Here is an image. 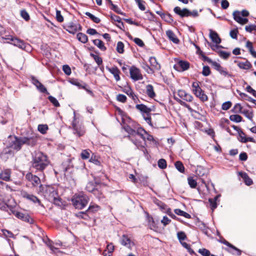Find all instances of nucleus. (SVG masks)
Returning <instances> with one entry per match:
<instances>
[{"label": "nucleus", "mask_w": 256, "mask_h": 256, "mask_svg": "<svg viewBox=\"0 0 256 256\" xmlns=\"http://www.w3.org/2000/svg\"><path fill=\"white\" fill-rule=\"evenodd\" d=\"M174 99L180 104L186 108L191 113H198L200 110H202L201 107L199 106V104L196 102H192V106H190L176 96H174Z\"/></svg>", "instance_id": "7"}, {"label": "nucleus", "mask_w": 256, "mask_h": 256, "mask_svg": "<svg viewBox=\"0 0 256 256\" xmlns=\"http://www.w3.org/2000/svg\"><path fill=\"white\" fill-rule=\"evenodd\" d=\"M62 70L68 76H70L71 74V69L68 65L63 66Z\"/></svg>", "instance_id": "64"}, {"label": "nucleus", "mask_w": 256, "mask_h": 256, "mask_svg": "<svg viewBox=\"0 0 256 256\" xmlns=\"http://www.w3.org/2000/svg\"><path fill=\"white\" fill-rule=\"evenodd\" d=\"M48 130V127L47 124H39L38 126V130L42 134H46Z\"/></svg>", "instance_id": "42"}, {"label": "nucleus", "mask_w": 256, "mask_h": 256, "mask_svg": "<svg viewBox=\"0 0 256 256\" xmlns=\"http://www.w3.org/2000/svg\"><path fill=\"white\" fill-rule=\"evenodd\" d=\"M212 66L215 70L218 72L221 75L225 77L231 76V74L229 73L227 69L222 66L220 64L216 62L214 63Z\"/></svg>", "instance_id": "12"}, {"label": "nucleus", "mask_w": 256, "mask_h": 256, "mask_svg": "<svg viewBox=\"0 0 256 256\" xmlns=\"http://www.w3.org/2000/svg\"><path fill=\"white\" fill-rule=\"evenodd\" d=\"M188 184L191 188H196L197 186V182L192 177H188Z\"/></svg>", "instance_id": "45"}, {"label": "nucleus", "mask_w": 256, "mask_h": 256, "mask_svg": "<svg viewBox=\"0 0 256 256\" xmlns=\"http://www.w3.org/2000/svg\"><path fill=\"white\" fill-rule=\"evenodd\" d=\"M166 34L168 38L175 44H178L179 42L178 39L176 36L174 32L171 30L166 31Z\"/></svg>", "instance_id": "27"}, {"label": "nucleus", "mask_w": 256, "mask_h": 256, "mask_svg": "<svg viewBox=\"0 0 256 256\" xmlns=\"http://www.w3.org/2000/svg\"><path fill=\"white\" fill-rule=\"evenodd\" d=\"M100 208L99 206L96 204H90L89 206L88 210H86V212H96L100 210Z\"/></svg>", "instance_id": "38"}, {"label": "nucleus", "mask_w": 256, "mask_h": 256, "mask_svg": "<svg viewBox=\"0 0 256 256\" xmlns=\"http://www.w3.org/2000/svg\"><path fill=\"white\" fill-rule=\"evenodd\" d=\"M8 138L10 140L9 145L10 148L17 151L22 148V145H24L22 137L10 136Z\"/></svg>", "instance_id": "5"}, {"label": "nucleus", "mask_w": 256, "mask_h": 256, "mask_svg": "<svg viewBox=\"0 0 256 256\" xmlns=\"http://www.w3.org/2000/svg\"><path fill=\"white\" fill-rule=\"evenodd\" d=\"M130 78L134 81L142 80L143 79V76L139 68L135 66H132L130 69Z\"/></svg>", "instance_id": "10"}, {"label": "nucleus", "mask_w": 256, "mask_h": 256, "mask_svg": "<svg viewBox=\"0 0 256 256\" xmlns=\"http://www.w3.org/2000/svg\"><path fill=\"white\" fill-rule=\"evenodd\" d=\"M238 31L237 28L234 29L230 30V36L232 38L234 39H237L238 38Z\"/></svg>", "instance_id": "59"}, {"label": "nucleus", "mask_w": 256, "mask_h": 256, "mask_svg": "<svg viewBox=\"0 0 256 256\" xmlns=\"http://www.w3.org/2000/svg\"><path fill=\"white\" fill-rule=\"evenodd\" d=\"M174 212L178 216H183L187 218H190L191 217L190 214L178 208L175 209Z\"/></svg>", "instance_id": "37"}, {"label": "nucleus", "mask_w": 256, "mask_h": 256, "mask_svg": "<svg viewBox=\"0 0 256 256\" xmlns=\"http://www.w3.org/2000/svg\"><path fill=\"white\" fill-rule=\"evenodd\" d=\"M180 244L184 248L188 250V252L190 254H192L194 253V250L190 248V245L188 244L186 242H182Z\"/></svg>", "instance_id": "63"}, {"label": "nucleus", "mask_w": 256, "mask_h": 256, "mask_svg": "<svg viewBox=\"0 0 256 256\" xmlns=\"http://www.w3.org/2000/svg\"><path fill=\"white\" fill-rule=\"evenodd\" d=\"M120 244L130 250H132L135 246L134 239L131 236L126 234L122 236L120 238Z\"/></svg>", "instance_id": "9"}, {"label": "nucleus", "mask_w": 256, "mask_h": 256, "mask_svg": "<svg viewBox=\"0 0 256 256\" xmlns=\"http://www.w3.org/2000/svg\"><path fill=\"white\" fill-rule=\"evenodd\" d=\"M238 66L240 68L243 70H248L252 67V64L248 60L244 62H239L238 64Z\"/></svg>", "instance_id": "32"}, {"label": "nucleus", "mask_w": 256, "mask_h": 256, "mask_svg": "<svg viewBox=\"0 0 256 256\" xmlns=\"http://www.w3.org/2000/svg\"><path fill=\"white\" fill-rule=\"evenodd\" d=\"M136 108L142 113L144 118L146 122L149 124H151L152 118L150 114L152 109L143 104H136Z\"/></svg>", "instance_id": "6"}, {"label": "nucleus", "mask_w": 256, "mask_h": 256, "mask_svg": "<svg viewBox=\"0 0 256 256\" xmlns=\"http://www.w3.org/2000/svg\"><path fill=\"white\" fill-rule=\"evenodd\" d=\"M112 18L116 22L115 24L120 30H124V26L123 22L121 20V18L117 16H114Z\"/></svg>", "instance_id": "29"}, {"label": "nucleus", "mask_w": 256, "mask_h": 256, "mask_svg": "<svg viewBox=\"0 0 256 256\" xmlns=\"http://www.w3.org/2000/svg\"><path fill=\"white\" fill-rule=\"evenodd\" d=\"M86 14L94 22L96 23H99L100 21V19L95 16L94 15L90 13V12H86Z\"/></svg>", "instance_id": "49"}, {"label": "nucleus", "mask_w": 256, "mask_h": 256, "mask_svg": "<svg viewBox=\"0 0 256 256\" xmlns=\"http://www.w3.org/2000/svg\"><path fill=\"white\" fill-rule=\"evenodd\" d=\"M90 150H83L80 154L81 158L83 160H86L88 159L90 156V154L89 152Z\"/></svg>", "instance_id": "56"}, {"label": "nucleus", "mask_w": 256, "mask_h": 256, "mask_svg": "<svg viewBox=\"0 0 256 256\" xmlns=\"http://www.w3.org/2000/svg\"><path fill=\"white\" fill-rule=\"evenodd\" d=\"M210 36L212 41L217 44H219L221 42V40L218 36V34L212 30H210Z\"/></svg>", "instance_id": "26"}, {"label": "nucleus", "mask_w": 256, "mask_h": 256, "mask_svg": "<svg viewBox=\"0 0 256 256\" xmlns=\"http://www.w3.org/2000/svg\"><path fill=\"white\" fill-rule=\"evenodd\" d=\"M138 137H140V136H130L129 140L136 146L138 148L140 149L141 148H143V146L141 142L138 140Z\"/></svg>", "instance_id": "31"}, {"label": "nucleus", "mask_w": 256, "mask_h": 256, "mask_svg": "<svg viewBox=\"0 0 256 256\" xmlns=\"http://www.w3.org/2000/svg\"><path fill=\"white\" fill-rule=\"evenodd\" d=\"M141 138L144 141H146L147 140L148 141L152 142H153L156 143V141L154 138L153 136L147 133V132L145 130V134H144L143 136H140Z\"/></svg>", "instance_id": "39"}, {"label": "nucleus", "mask_w": 256, "mask_h": 256, "mask_svg": "<svg viewBox=\"0 0 256 256\" xmlns=\"http://www.w3.org/2000/svg\"><path fill=\"white\" fill-rule=\"evenodd\" d=\"M245 30L248 32L252 33L253 32H256V25L250 24L245 26Z\"/></svg>", "instance_id": "50"}, {"label": "nucleus", "mask_w": 256, "mask_h": 256, "mask_svg": "<svg viewBox=\"0 0 256 256\" xmlns=\"http://www.w3.org/2000/svg\"><path fill=\"white\" fill-rule=\"evenodd\" d=\"M178 95L180 98L187 102H192L193 100L192 96L184 90H178Z\"/></svg>", "instance_id": "20"}, {"label": "nucleus", "mask_w": 256, "mask_h": 256, "mask_svg": "<svg viewBox=\"0 0 256 256\" xmlns=\"http://www.w3.org/2000/svg\"><path fill=\"white\" fill-rule=\"evenodd\" d=\"M48 98V100L50 102H52L55 106L58 107V106H60V104H59L58 102L54 96H49Z\"/></svg>", "instance_id": "57"}, {"label": "nucleus", "mask_w": 256, "mask_h": 256, "mask_svg": "<svg viewBox=\"0 0 256 256\" xmlns=\"http://www.w3.org/2000/svg\"><path fill=\"white\" fill-rule=\"evenodd\" d=\"M242 114L246 118L249 119L250 121L252 122L254 114L252 110H244L242 112Z\"/></svg>", "instance_id": "36"}, {"label": "nucleus", "mask_w": 256, "mask_h": 256, "mask_svg": "<svg viewBox=\"0 0 256 256\" xmlns=\"http://www.w3.org/2000/svg\"><path fill=\"white\" fill-rule=\"evenodd\" d=\"M78 27L80 28V25L70 22L66 26V30L70 33L74 34L78 31Z\"/></svg>", "instance_id": "25"}, {"label": "nucleus", "mask_w": 256, "mask_h": 256, "mask_svg": "<svg viewBox=\"0 0 256 256\" xmlns=\"http://www.w3.org/2000/svg\"><path fill=\"white\" fill-rule=\"evenodd\" d=\"M192 88L193 93L196 97L198 98L202 102L208 100V96L202 90L198 82H194L192 84Z\"/></svg>", "instance_id": "8"}, {"label": "nucleus", "mask_w": 256, "mask_h": 256, "mask_svg": "<svg viewBox=\"0 0 256 256\" xmlns=\"http://www.w3.org/2000/svg\"><path fill=\"white\" fill-rule=\"evenodd\" d=\"M190 68V63L184 60H180L174 66V68L178 71H184Z\"/></svg>", "instance_id": "14"}, {"label": "nucleus", "mask_w": 256, "mask_h": 256, "mask_svg": "<svg viewBox=\"0 0 256 256\" xmlns=\"http://www.w3.org/2000/svg\"><path fill=\"white\" fill-rule=\"evenodd\" d=\"M122 92L130 97L135 102H136L138 98L130 87L125 86L123 88Z\"/></svg>", "instance_id": "23"}, {"label": "nucleus", "mask_w": 256, "mask_h": 256, "mask_svg": "<svg viewBox=\"0 0 256 256\" xmlns=\"http://www.w3.org/2000/svg\"><path fill=\"white\" fill-rule=\"evenodd\" d=\"M233 16L234 20L239 23L240 24H241L242 18L241 17V15L240 14V12L238 11H235L233 12Z\"/></svg>", "instance_id": "43"}, {"label": "nucleus", "mask_w": 256, "mask_h": 256, "mask_svg": "<svg viewBox=\"0 0 256 256\" xmlns=\"http://www.w3.org/2000/svg\"><path fill=\"white\" fill-rule=\"evenodd\" d=\"M177 236L180 243L186 238V236L184 232H178L177 233Z\"/></svg>", "instance_id": "53"}, {"label": "nucleus", "mask_w": 256, "mask_h": 256, "mask_svg": "<svg viewBox=\"0 0 256 256\" xmlns=\"http://www.w3.org/2000/svg\"><path fill=\"white\" fill-rule=\"evenodd\" d=\"M136 3L138 4L139 8L142 10H144L146 7L143 3L144 2L142 0H134Z\"/></svg>", "instance_id": "61"}, {"label": "nucleus", "mask_w": 256, "mask_h": 256, "mask_svg": "<svg viewBox=\"0 0 256 256\" xmlns=\"http://www.w3.org/2000/svg\"><path fill=\"white\" fill-rule=\"evenodd\" d=\"M93 42L94 45L96 46L102 50H106V48L102 40L96 39L93 40Z\"/></svg>", "instance_id": "35"}, {"label": "nucleus", "mask_w": 256, "mask_h": 256, "mask_svg": "<svg viewBox=\"0 0 256 256\" xmlns=\"http://www.w3.org/2000/svg\"><path fill=\"white\" fill-rule=\"evenodd\" d=\"M150 67L152 68L153 72H154L156 70H158L160 69V65L158 63L155 57L151 56L149 58Z\"/></svg>", "instance_id": "22"}, {"label": "nucleus", "mask_w": 256, "mask_h": 256, "mask_svg": "<svg viewBox=\"0 0 256 256\" xmlns=\"http://www.w3.org/2000/svg\"><path fill=\"white\" fill-rule=\"evenodd\" d=\"M40 190H44L43 194L44 198L49 202L58 206L61 204V202L58 192L54 187L49 186H44L42 184H40Z\"/></svg>", "instance_id": "1"}, {"label": "nucleus", "mask_w": 256, "mask_h": 256, "mask_svg": "<svg viewBox=\"0 0 256 256\" xmlns=\"http://www.w3.org/2000/svg\"><path fill=\"white\" fill-rule=\"evenodd\" d=\"M174 11L176 14L181 17H188L190 16V10L186 8L181 9L179 6H176L174 8Z\"/></svg>", "instance_id": "17"}, {"label": "nucleus", "mask_w": 256, "mask_h": 256, "mask_svg": "<svg viewBox=\"0 0 256 256\" xmlns=\"http://www.w3.org/2000/svg\"><path fill=\"white\" fill-rule=\"evenodd\" d=\"M12 44L22 49H24L26 47V44L24 41L16 37L14 38Z\"/></svg>", "instance_id": "28"}, {"label": "nucleus", "mask_w": 256, "mask_h": 256, "mask_svg": "<svg viewBox=\"0 0 256 256\" xmlns=\"http://www.w3.org/2000/svg\"><path fill=\"white\" fill-rule=\"evenodd\" d=\"M26 178L31 182L32 185L36 187L40 184V178L36 175H33L32 173H28L26 176Z\"/></svg>", "instance_id": "13"}, {"label": "nucleus", "mask_w": 256, "mask_h": 256, "mask_svg": "<svg viewBox=\"0 0 256 256\" xmlns=\"http://www.w3.org/2000/svg\"><path fill=\"white\" fill-rule=\"evenodd\" d=\"M220 196L218 195L216 196L214 198H210L208 201L210 203V206L211 207V209L214 210L217 207L216 201L219 198Z\"/></svg>", "instance_id": "33"}, {"label": "nucleus", "mask_w": 256, "mask_h": 256, "mask_svg": "<svg viewBox=\"0 0 256 256\" xmlns=\"http://www.w3.org/2000/svg\"><path fill=\"white\" fill-rule=\"evenodd\" d=\"M210 68L208 66H203L202 71V74L204 76H208L210 74Z\"/></svg>", "instance_id": "55"}, {"label": "nucleus", "mask_w": 256, "mask_h": 256, "mask_svg": "<svg viewBox=\"0 0 256 256\" xmlns=\"http://www.w3.org/2000/svg\"><path fill=\"white\" fill-rule=\"evenodd\" d=\"M146 94L150 98H154L156 96V93L152 85L148 84L146 86Z\"/></svg>", "instance_id": "30"}, {"label": "nucleus", "mask_w": 256, "mask_h": 256, "mask_svg": "<svg viewBox=\"0 0 256 256\" xmlns=\"http://www.w3.org/2000/svg\"><path fill=\"white\" fill-rule=\"evenodd\" d=\"M126 131L129 134V135L128 136V138H130V136H140L144 137V134H145V130L142 128H138L136 130H135L131 128L130 127H128L126 128Z\"/></svg>", "instance_id": "11"}, {"label": "nucleus", "mask_w": 256, "mask_h": 256, "mask_svg": "<svg viewBox=\"0 0 256 256\" xmlns=\"http://www.w3.org/2000/svg\"><path fill=\"white\" fill-rule=\"evenodd\" d=\"M20 15L26 21H28L30 20L29 14L26 10H22L20 12Z\"/></svg>", "instance_id": "60"}, {"label": "nucleus", "mask_w": 256, "mask_h": 256, "mask_svg": "<svg viewBox=\"0 0 256 256\" xmlns=\"http://www.w3.org/2000/svg\"><path fill=\"white\" fill-rule=\"evenodd\" d=\"M239 175L244 180L245 184L247 186H251L253 184L252 180L245 172H239Z\"/></svg>", "instance_id": "24"}, {"label": "nucleus", "mask_w": 256, "mask_h": 256, "mask_svg": "<svg viewBox=\"0 0 256 256\" xmlns=\"http://www.w3.org/2000/svg\"><path fill=\"white\" fill-rule=\"evenodd\" d=\"M86 189L89 192H95L97 191V190L95 188V185L92 182H89L87 184Z\"/></svg>", "instance_id": "41"}, {"label": "nucleus", "mask_w": 256, "mask_h": 256, "mask_svg": "<svg viewBox=\"0 0 256 256\" xmlns=\"http://www.w3.org/2000/svg\"><path fill=\"white\" fill-rule=\"evenodd\" d=\"M158 165L160 168L164 169L166 168V162L164 159L161 158L158 160Z\"/></svg>", "instance_id": "51"}, {"label": "nucleus", "mask_w": 256, "mask_h": 256, "mask_svg": "<svg viewBox=\"0 0 256 256\" xmlns=\"http://www.w3.org/2000/svg\"><path fill=\"white\" fill-rule=\"evenodd\" d=\"M175 166L176 168L180 172H184V167L181 162H175Z\"/></svg>", "instance_id": "46"}, {"label": "nucleus", "mask_w": 256, "mask_h": 256, "mask_svg": "<svg viewBox=\"0 0 256 256\" xmlns=\"http://www.w3.org/2000/svg\"><path fill=\"white\" fill-rule=\"evenodd\" d=\"M106 68L110 74H112L114 76V77L116 82H118L120 80V71L116 66H106Z\"/></svg>", "instance_id": "16"}, {"label": "nucleus", "mask_w": 256, "mask_h": 256, "mask_svg": "<svg viewBox=\"0 0 256 256\" xmlns=\"http://www.w3.org/2000/svg\"><path fill=\"white\" fill-rule=\"evenodd\" d=\"M116 99L118 102L124 103L126 102L127 98L124 94H118L116 96Z\"/></svg>", "instance_id": "54"}, {"label": "nucleus", "mask_w": 256, "mask_h": 256, "mask_svg": "<svg viewBox=\"0 0 256 256\" xmlns=\"http://www.w3.org/2000/svg\"><path fill=\"white\" fill-rule=\"evenodd\" d=\"M142 68L148 74H154V72L151 68L150 66H149L146 63L144 62L142 63Z\"/></svg>", "instance_id": "48"}, {"label": "nucleus", "mask_w": 256, "mask_h": 256, "mask_svg": "<svg viewBox=\"0 0 256 256\" xmlns=\"http://www.w3.org/2000/svg\"><path fill=\"white\" fill-rule=\"evenodd\" d=\"M12 170L10 168L4 169L0 173V179L6 182L10 181L11 178Z\"/></svg>", "instance_id": "18"}, {"label": "nucleus", "mask_w": 256, "mask_h": 256, "mask_svg": "<svg viewBox=\"0 0 256 256\" xmlns=\"http://www.w3.org/2000/svg\"><path fill=\"white\" fill-rule=\"evenodd\" d=\"M222 242L224 244L228 246V247L232 248L233 250H236V254L238 256H240L242 254V251L238 249L237 248H236V246H233L232 244H230L229 242H228V241H226V240H224Z\"/></svg>", "instance_id": "34"}, {"label": "nucleus", "mask_w": 256, "mask_h": 256, "mask_svg": "<svg viewBox=\"0 0 256 256\" xmlns=\"http://www.w3.org/2000/svg\"><path fill=\"white\" fill-rule=\"evenodd\" d=\"M89 200L88 196L84 194H74L72 202L74 206L78 209H82L85 207Z\"/></svg>", "instance_id": "3"}, {"label": "nucleus", "mask_w": 256, "mask_h": 256, "mask_svg": "<svg viewBox=\"0 0 256 256\" xmlns=\"http://www.w3.org/2000/svg\"><path fill=\"white\" fill-rule=\"evenodd\" d=\"M116 50L120 54H122L124 52V44L122 42H118L117 43Z\"/></svg>", "instance_id": "52"}, {"label": "nucleus", "mask_w": 256, "mask_h": 256, "mask_svg": "<svg viewBox=\"0 0 256 256\" xmlns=\"http://www.w3.org/2000/svg\"><path fill=\"white\" fill-rule=\"evenodd\" d=\"M22 196L25 198H26L34 203H38L39 205H41V202L40 200L35 196L28 194L26 191H22L21 192Z\"/></svg>", "instance_id": "15"}, {"label": "nucleus", "mask_w": 256, "mask_h": 256, "mask_svg": "<svg viewBox=\"0 0 256 256\" xmlns=\"http://www.w3.org/2000/svg\"><path fill=\"white\" fill-rule=\"evenodd\" d=\"M232 102L230 101H228L226 102H224L222 104V108L223 110H228L232 106Z\"/></svg>", "instance_id": "62"}, {"label": "nucleus", "mask_w": 256, "mask_h": 256, "mask_svg": "<svg viewBox=\"0 0 256 256\" xmlns=\"http://www.w3.org/2000/svg\"><path fill=\"white\" fill-rule=\"evenodd\" d=\"M230 119L231 121L240 122L242 120V117L238 114H233L230 116Z\"/></svg>", "instance_id": "44"}, {"label": "nucleus", "mask_w": 256, "mask_h": 256, "mask_svg": "<svg viewBox=\"0 0 256 256\" xmlns=\"http://www.w3.org/2000/svg\"><path fill=\"white\" fill-rule=\"evenodd\" d=\"M72 126L73 133L76 136L80 137L85 134L86 130L84 126L79 120L76 118L75 116H74V120L72 122Z\"/></svg>", "instance_id": "4"}, {"label": "nucleus", "mask_w": 256, "mask_h": 256, "mask_svg": "<svg viewBox=\"0 0 256 256\" xmlns=\"http://www.w3.org/2000/svg\"><path fill=\"white\" fill-rule=\"evenodd\" d=\"M22 138L24 140V144H26L30 146H34L37 143L38 138L36 136H32L31 137L24 136Z\"/></svg>", "instance_id": "19"}, {"label": "nucleus", "mask_w": 256, "mask_h": 256, "mask_svg": "<svg viewBox=\"0 0 256 256\" xmlns=\"http://www.w3.org/2000/svg\"><path fill=\"white\" fill-rule=\"evenodd\" d=\"M47 156L42 152L35 154L32 162V167L37 170L43 171L49 164Z\"/></svg>", "instance_id": "2"}, {"label": "nucleus", "mask_w": 256, "mask_h": 256, "mask_svg": "<svg viewBox=\"0 0 256 256\" xmlns=\"http://www.w3.org/2000/svg\"><path fill=\"white\" fill-rule=\"evenodd\" d=\"M198 252L203 256H210V250L206 248H200L198 250Z\"/></svg>", "instance_id": "58"}, {"label": "nucleus", "mask_w": 256, "mask_h": 256, "mask_svg": "<svg viewBox=\"0 0 256 256\" xmlns=\"http://www.w3.org/2000/svg\"><path fill=\"white\" fill-rule=\"evenodd\" d=\"M154 203L156 204L161 210H165L166 209V205L162 202L159 200H155L154 201Z\"/></svg>", "instance_id": "47"}, {"label": "nucleus", "mask_w": 256, "mask_h": 256, "mask_svg": "<svg viewBox=\"0 0 256 256\" xmlns=\"http://www.w3.org/2000/svg\"><path fill=\"white\" fill-rule=\"evenodd\" d=\"M76 37L78 40L82 43H86L87 42L88 40L87 36L86 34L82 32L78 33L77 34Z\"/></svg>", "instance_id": "40"}, {"label": "nucleus", "mask_w": 256, "mask_h": 256, "mask_svg": "<svg viewBox=\"0 0 256 256\" xmlns=\"http://www.w3.org/2000/svg\"><path fill=\"white\" fill-rule=\"evenodd\" d=\"M15 216L18 218L20 219L24 222H27L30 224H32L34 222V220L28 214H25L20 212H17L15 214Z\"/></svg>", "instance_id": "21"}]
</instances>
